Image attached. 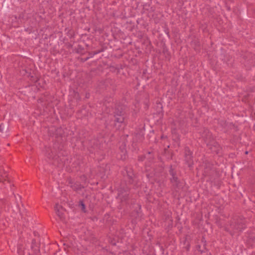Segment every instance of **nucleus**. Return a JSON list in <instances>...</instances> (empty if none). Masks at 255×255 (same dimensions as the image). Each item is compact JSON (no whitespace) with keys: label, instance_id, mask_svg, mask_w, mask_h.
I'll list each match as a JSON object with an SVG mask.
<instances>
[{"label":"nucleus","instance_id":"nucleus-1","mask_svg":"<svg viewBox=\"0 0 255 255\" xmlns=\"http://www.w3.org/2000/svg\"><path fill=\"white\" fill-rule=\"evenodd\" d=\"M230 226L234 233L242 232L246 228V221L242 217L235 218L232 220Z\"/></svg>","mask_w":255,"mask_h":255},{"label":"nucleus","instance_id":"nucleus-2","mask_svg":"<svg viewBox=\"0 0 255 255\" xmlns=\"http://www.w3.org/2000/svg\"><path fill=\"white\" fill-rule=\"evenodd\" d=\"M215 169L213 165L209 161L205 162L204 164V168L203 175L205 176H208L212 178L215 174Z\"/></svg>","mask_w":255,"mask_h":255},{"label":"nucleus","instance_id":"nucleus-3","mask_svg":"<svg viewBox=\"0 0 255 255\" xmlns=\"http://www.w3.org/2000/svg\"><path fill=\"white\" fill-rule=\"evenodd\" d=\"M207 145L209 146V148L213 152L217 154L221 153L222 147L218 143L213 142V144H210L208 143Z\"/></svg>","mask_w":255,"mask_h":255},{"label":"nucleus","instance_id":"nucleus-4","mask_svg":"<svg viewBox=\"0 0 255 255\" xmlns=\"http://www.w3.org/2000/svg\"><path fill=\"white\" fill-rule=\"evenodd\" d=\"M118 197L122 201H125L128 198V191H125L123 192L122 190L119 191Z\"/></svg>","mask_w":255,"mask_h":255},{"label":"nucleus","instance_id":"nucleus-5","mask_svg":"<svg viewBox=\"0 0 255 255\" xmlns=\"http://www.w3.org/2000/svg\"><path fill=\"white\" fill-rule=\"evenodd\" d=\"M6 182L10 183L9 179L8 178V175L5 172L3 174L0 173V183H2L3 184H5Z\"/></svg>","mask_w":255,"mask_h":255},{"label":"nucleus","instance_id":"nucleus-6","mask_svg":"<svg viewBox=\"0 0 255 255\" xmlns=\"http://www.w3.org/2000/svg\"><path fill=\"white\" fill-rule=\"evenodd\" d=\"M126 171H127L128 176L130 180V181H129V182L131 184H132L133 181V179L135 177L132 169L130 168H127L126 170Z\"/></svg>","mask_w":255,"mask_h":255},{"label":"nucleus","instance_id":"nucleus-7","mask_svg":"<svg viewBox=\"0 0 255 255\" xmlns=\"http://www.w3.org/2000/svg\"><path fill=\"white\" fill-rule=\"evenodd\" d=\"M31 248L35 253L39 251V246L35 239L32 240Z\"/></svg>","mask_w":255,"mask_h":255},{"label":"nucleus","instance_id":"nucleus-8","mask_svg":"<svg viewBox=\"0 0 255 255\" xmlns=\"http://www.w3.org/2000/svg\"><path fill=\"white\" fill-rule=\"evenodd\" d=\"M115 113V117L124 115V111L123 107H119L116 108Z\"/></svg>","mask_w":255,"mask_h":255},{"label":"nucleus","instance_id":"nucleus-9","mask_svg":"<svg viewBox=\"0 0 255 255\" xmlns=\"http://www.w3.org/2000/svg\"><path fill=\"white\" fill-rule=\"evenodd\" d=\"M171 182L173 184V185L176 188H179V180L178 178L175 176L172 177L170 179Z\"/></svg>","mask_w":255,"mask_h":255},{"label":"nucleus","instance_id":"nucleus-10","mask_svg":"<svg viewBox=\"0 0 255 255\" xmlns=\"http://www.w3.org/2000/svg\"><path fill=\"white\" fill-rule=\"evenodd\" d=\"M79 206L81 208L83 212L86 213L87 212L86 210V206L82 200H80L79 201Z\"/></svg>","mask_w":255,"mask_h":255},{"label":"nucleus","instance_id":"nucleus-11","mask_svg":"<svg viewBox=\"0 0 255 255\" xmlns=\"http://www.w3.org/2000/svg\"><path fill=\"white\" fill-rule=\"evenodd\" d=\"M124 115L116 116L115 117V121L117 123H122L124 121Z\"/></svg>","mask_w":255,"mask_h":255},{"label":"nucleus","instance_id":"nucleus-12","mask_svg":"<svg viewBox=\"0 0 255 255\" xmlns=\"http://www.w3.org/2000/svg\"><path fill=\"white\" fill-rule=\"evenodd\" d=\"M188 156H189V158L191 159V152L188 148L185 149V158H188Z\"/></svg>","mask_w":255,"mask_h":255},{"label":"nucleus","instance_id":"nucleus-13","mask_svg":"<svg viewBox=\"0 0 255 255\" xmlns=\"http://www.w3.org/2000/svg\"><path fill=\"white\" fill-rule=\"evenodd\" d=\"M72 188L75 190H78L81 189L82 188V187H81V184H77L76 185L75 184V185H74L73 186H72Z\"/></svg>","mask_w":255,"mask_h":255},{"label":"nucleus","instance_id":"nucleus-14","mask_svg":"<svg viewBox=\"0 0 255 255\" xmlns=\"http://www.w3.org/2000/svg\"><path fill=\"white\" fill-rule=\"evenodd\" d=\"M186 162L188 163L189 166H190L193 163V160L192 158V156H191V159L189 158V156H188L187 158H185Z\"/></svg>","mask_w":255,"mask_h":255},{"label":"nucleus","instance_id":"nucleus-15","mask_svg":"<svg viewBox=\"0 0 255 255\" xmlns=\"http://www.w3.org/2000/svg\"><path fill=\"white\" fill-rule=\"evenodd\" d=\"M169 173H170V174L172 176V177L176 176V173L173 171V169H170V170H169Z\"/></svg>","mask_w":255,"mask_h":255},{"label":"nucleus","instance_id":"nucleus-16","mask_svg":"<svg viewBox=\"0 0 255 255\" xmlns=\"http://www.w3.org/2000/svg\"><path fill=\"white\" fill-rule=\"evenodd\" d=\"M205 132L207 133V136L209 137V138L211 137V133L209 131L208 129H206L205 130Z\"/></svg>","mask_w":255,"mask_h":255},{"label":"nucleus","instance_id":"nucleus-17","mask_svg":"<svg viewBox=\"0 0 255 255\" xmlns=\"http://www.w3.org/2000/svg\"><path fill=\"white\" fill-rule=\"evenodd\" d=\"M3 125L2 124L0 125V135H1V133L3 132Z\"/></svg>","mask_w":255,"mask_h":255},{"label":"nucleus","instance_id":"nucleus-18","mask_svg":"<svg viewBox=\"0 0 255 255\" xmlns=\"http://www.w3.org/2000/svg\"><path fill=\"white\" fill-rule=\"evenodd\" d=\"M145 157L144 156H138V160L140 161H143Z\"/></svg>","mask_w":255,"mask_h":255},{"label":"nucleus","instance_id":"nucleus-19","mask_svg":"<svg viewBox=\"0 0 255 255\" xmlns=\"http://www.w3.org/2000/svg\"><path fill=\"white\" fill-rule=\"evenodd\" d=\"M57 214L58 215V216L60 217V218H62V214L61 213V212L59 211V210H57Z\"/></svg>","mask_w":255,"mask_h":255},{"label":"nucleus","instance_id":"nucleus-20","mask_svg":"<svg viewBox=\"0 0 255 255\" xmlns=\"http://www.w3.org/2000/svg\"><path fill=\"white\" fill-rule=\"evenodd\" d=\"M138 135L139 136V140H142L143 138H144L143 135L139 134Z\"/></svg>","mask_w":255,"mask_h":255},{"label":"nucleus","instance_id":"nucleus-21","mask_svg":"<svg viewBox=\"0 0 255 255\" xmlns=\"http://www.w3.org/2000/svg\"><path fill=\"white\" fill-rule=\"evenodd\" d=\"M102 51H103V50H97V51L94 52V54H97L99 53Z\"/></svg>","mask_w":255,"mask_h":255},{"label":"nucleus","instance_id":"nucleus-22","mask_svg":"<svg viewBox=\"0 0 255 255\" xmlns=\"http://www.w3.org/2000/svg\"><path fill=\"white\" fill-rule=\"evenodd\" d=\"M49 158H52V159H56V156H54V157H52L51 156H49Z\"/></svg>","mask_w":255,"mask_h":255},{"label":"nucleus","instance_id":"nucleus-23","mask_svg":"<svg viewBox=\"0 0 255 255\" xmlns=\"http://www.w3.org/2000/svg\"><path fill=\"white\" fill-rule=\"evenodd\" d=\"M138 135V134H136L135 136V138H134V139L135 140V138L137 137V136Z\"/></svg>","mask_w":255,"mask_h":255}]
</instances>
